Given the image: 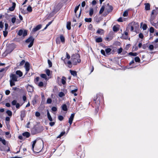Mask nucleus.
<instances>
[{
    "label": "nucleus",
    "mask_w": 158,
    "mask_h": 158,
    "mask_svg": "<svg viewBox=\"0 0 158 158\" xmlns=\"http://www.w3.org/2000/svg\"><path fill=\"white\" fill-rule=\"evenodd\" d=\"M85 20L86 22H90L92 21V19L91 18H86L85 19Z\"/></svg>",
    "instance_id": "36"
},
{
    "label": "nucleus",
    "mask_w": 158,
    "mask_h": 158,
    "mask_svg": "<svg viewBox=\"0 0 158 158\" xmlns=\"http://www.w3.org/2000/svg\"><path fill=\"white\" fill-rule=\"evenodd\" d=\"M139 37L141 39H143V35L142 33H140L139 34Z\"/></svg>",
    "instance_id": "59"
},
{
    "label": "nucleus",
    "mask_w": 158,
    "mask_h": 158,
    "mask_svg": "<svg viewBox=\"0 0 158 158\" xmlns=\"http://www.w3.org/2000/svg\"><path fill=\"white\" fill-rule=\"evenodd\" d=\"M36 140H35L32 142V149L33 151H34V148L35 145L36 143Z\"/></svg>",
    "instance_id": "30"
},
{
    "label": "nucleus",
    "mask_w": 158,
    "mask_h": 158,
    "mask_svg": "<svg viewBox=\"0 0 158 158\" xmlns=\"http://www.w3.org/2000/svg\"><path fill=\"white\" fill-rule=\"evenodd\" d=\"M61 107H62V109L63 110H64V111H66L67 110V106L65 104H64Z\"/></svg>",
    "instance_id": "26"
},
{
    "label": "nucleus",
    "mask_w": 158,
    "mask_h": 158,
    "mask_svg": "<svg viewBox=\"0 0 158 158\" xmlns=\"http://www.w3.org/2000/svg\"><path fill=\"white\" fill-rule=\"evenodd\" d=\"M16 74L18 75L19 77H21L23 75V73L20 70H18L16 72Z\"/></svg>",
    "instance_id": "20"
},
{
    "label": "nucleus",
    "mask_w": 158,
    "mask_h": 158,
    "mask_svg": "<svg viewBox=\"0 0 158 158\" xmlns=\"http://www.w3.org/2000/svg\"><path fill=\"white\" fill-rule=\"evenodd\" d=\"M10 93V91L9 90H7L5 91V94L6 95H9Z\"/></svg>",
    "instance_id": "61"
},
{
    "label": "nucleus",
    "mask_w": 158,
    "mask_h": 158,
    "mask_svg": "<svg viewBox=\"0 0 158 158\" xmlns=\"http://www.w3.org/2000/svg\"><path fill=\"white\" fill-rule=\"evenodd\" d=\"M52 102V99L50 98H48L47 101V103L48 104H50Z\"/></svg>",
    "instance_id": "45"
},
{
    "label": "nucleus",
    "mask_w": 158,
    "mask_h": 158,
    "mask_svg": "<svg viewBox=\"0 0 158 158\" xmlns=\"http://www.w3.org/2000/svg\"><path fill=\"white\" fill-rule=\"evenodd\" d=\"M128 14V10L125 11L123 14V16L124 17L127 16Z\"/></svg>",
    "instance_id": "38"
},
{
    "label": "nucleus",
    "mask_w": 158,
    "mask_h": 158,
    "mask_svg": "<svg viewBox=\"0 0 158 158\" xmlns=\"http://www.w3.org/2000/svg\"><path fill=\"white\" fill-rule=\"evenodd\" d=\"M94 13V10L93 8H90L89 10V15L92 16Z\"/></svg>",
    "instance_id": "25"
},
{
    "label": "nucleus",
    "mask_w": 158,
    "mask_h": 158,
    "mask_svg": "<svg viewBox=\"0 0 158 158\" xmlns=\"http://www.w3.org/2000/svg\"><path fill=\"white\" fill-rule=\"evenodd\" d=\"M60 39L61 42L63 43L64 42L65 39L64 37L62 35H61L60 36Z\"/></svg>",
    "instance_id": "32"
},
{
    "label": "nucleus",
    "mask_w": 158,
    "mask_h": 158,
    "mask_svg": "<svg viewBox=\"0 0 158 158\" xmlns=\"http://www.w3.org/2000/svg\"><path fill=\"white\" fill-rule=\"evenodd\" d=\"M16 18L15 17L12 18L11 19V22L13 23H14L16 21Z\"/></svg>",
    "instance_id": "50"
},
{
    "label": "nucleus",
    "mask_w": 158,
    "mask_h": 158,
    "mask_svg": "<svg viewBox=\"0 0 158 158\" xmlns=\"http://www.w3.org/2000/svg\"><path fill=\"white\" fill-rule=\"evenodd\" d=\"M149 31L150 33H153L154 32V28L152 27H151L149 30Z\"/></svg>",
    "instance_id": "46"
},
{
    "label": "nucleus",
    "mask_w": 158,
    "mask_h": 158,
    "mask_svg": "<svg viewBox=\"0 0 158 158\" xmlns=\"http://www.w3.org/2000/svg\"><path fill=\"white\" fill-rule=\"evenodd\" d=\"M129 54L131 56H135L137 55V53H136L130 52L129 53Z\"/></svg>",
    "instance_id": "35"
},
{
    "label": "nucleus",
    "mask_w": 158,
    "mask_h": 158,
    "mask_svg": "<svg viewBox=\"0 0 158 158\" xmlns=\"http://www.w3.org/2000/svg\"><path fill=\"white\" fill-rule=\"evenodd\" d=\"M10 84L11 86L15 85V82L17 81L18 77L15 74L12 73L10 76Z\"/></svg>",
    "instance_id": "2"
},
{
    "label": "nucleus",
    "mask_w": 158,
    "mask_h": 158,
    "mask_svg": "<svg viewBox=\"0 0 158 158\" xmlns=\"http://www.w3.org/2000/svg\"><path fill=\"white\" fill-rule=\"evenodd\" d=\"M85 1L81 3V6L82 7H84L85 5Z\"/></svg>",
    "instance_id": "63"
},
{
    "label": "nucleus",
    "mask_w": 158,
    "mask_h": 158,
    "mask_svg": "<svg viewBox=\"0 0 158 158\" xmlns=\"http://www.w3.org/2000/svg\"><path fill=\"white\" fill-rule=\"evenodd\" d=\"M64 94L62 92H60L59 94V97H62L63 96H64Z\"/></svg>",
    "instance_id": "52"
},
{
    "label": "nucleus",
    "mask_w": 158,
    "mask_h": 158,
    "mask_svg": "<svg viewBox=\"0 0 158 158\" xmlns=\"http://www.w3.org/2000/svg\"><path fill=\"white\" fill-rule=\"evenodd\" d=\"M17 101L16 100H14L12 101L11 104L13 105H16L17 103Z\"/></svg>",
    "instance_id": "51"
},
{
    "label": "nucleus",
    "mask_w": 158,
    "mask_h": 158,
    "mask_svg": "<svg viewBox=\"0 0 158 158\" xmlns=\"http://www.w3.org/2000/svg\"><path fill=\"white\" fill-rule=\"evenodd\" d=\"M58 118L59 120L62 121L63 119V117L62 116L59 115L58 116Z\"/></svg>",
    "instance_id": "54"
},
{
    "label": "nucleus",
    "mask_w": 158,
    "mask_h": 158,
    "mask_svg": "<svg viewBox=\"0 0 158 158\" xmlns=\"http://www.w3.org/2000/svg\"><path fill=\"white\" fill-rule=\"evenodd\" d=\"M113 30L114 31H117L118 30V27L116 26H114L113 27Z\"/></svg>",
    "instance_id": "28"
},
{
    "label": "nucleus",
    "mask_w": 158,
    "mask_h": 158,
    "mask_svg": "<svg viewBox=\"0 0 158 158\" xmlns=\"http://www.w3.org/2000/svg\"><path fill=\"white\" fill-rule=\"evenodd\" d=\"M34 39L32 36H30L26 40V42L27 43H30L28 45L29 48L31 47L33 45Z\"/></svg>",
    "instance_id": "3"
},
{
    "label": "nucleus",
    "mask_w": 158,
    "mask_h": 158,
    "mask_svg": "<svg viewBox=\"0 0 158 158\" xmlns=\"http://www.w3.org/2000/svg\"><path fill=\"white\" fill-rule=\"evenodd\" d=\"M157 14V13L156 12V11L155 10H152L151 14V16L150 19V21L151 23L152 24L153 22V20L155 18V16H153V15H156Z\"/></svg>",
    "instance_id": "6"
},
{
    "label": "nucleus",
    "mask_w": 158,
    "mask_h": 158,
    "mask_svg": "<svg viewBox=\"0 0 158 158\" xmlns=\"http://www.w3.org/2000/svg\"><path fill=\"white\" fill-rule=\"evenodd\" d=\"M101 53L103 55L105 56V53L104 50L103 49H102L101 51Z\"/></svg>",
    "instance_id": "62"
},
{
    "label": "nucleus",
    "mask_w": 158,
    "mask_h": 158,
    "mask_svg": "<svg viewBox=\"0 0 158 158\" xmlns=\"http://www.w3.org/2000/svg\"><path fill=\"white\" fill-rule=\"evenodd\" d=\"M95 41L97 43H99L102 42V40L101 37H98L96 39Z\"/></svg>",
    "instance_id": "24"
},
{
    "label": "nucleus",
    "mask_w": 158,
    "mask_h": 158,
    "mask_svg": "<svg viewBox=\"0 0 158 158\" xmlns=\"http://www.w3.org/2000/svg\"><path fill=\"white\" fill-rule=\"evenodd\" d=\"M23 135L24 136H25L27 138H28L30 136V134L28 132H25L23 133Z\"/></svg>",
    "instance_id": "19"
},
{
    "label": "nucleus",
    "mask_w": 158,
    "mask_h": 158,
    "mask_svg": "<svg viewBox=\"0 0 158 158\" xmlns=\"http://www.w3.org/2000/svg\"><path fill=\"white\" fill-rule=\"evenodd\" d=\"M40 76L41 77L44 78L45 79H47V76L45 74H42L40 75Z\"/></svg>",
    "instance_id": "41"
},
{
    "label": "nucleus",
    "mask_w": 158,
    "mask_h": 158,
    "mask_svg": "<svg viewBox=\"0 0 158 158\" xmlns=\"http://www.w3.org/2000/svg\"><path fill=\"white\" fill-rule=\"evenodd\" d=\"M80 6V5H79V6H76L75 9V10H74V12H75V13H76V12L78 10V9L79 8V6Z\"/></svg>",
    "instance_id": "56"
},
{
    "label": "nucleus",
    "mask_w": 158,
    "mask_h": 158,
    "mask_svg": "<svg viewBox=\"0 0 158 158\" xmlns=\"http://www.w3.org/2000/svg\"><path fill=\"white\" fill-rule=\"evenodd\" d=\"M97 33L100 35L103 34V30L101 29H99L97 31Z\"/></svg>",
    "instance_id": "22"
},
{
    "label": "nucleus",
    "mask_w": 158,
    "mask_h": 158,
    "mask_svg": "<svg viewBox=\"0 0 158 158\" xmlns=\"http://www.w3.org/2000/svg\"><path fill=\"white\" fill-rule=\"evenodd\" d=\"M20 117L22 119V120H23V118H24L26 115V111L25 110L22 111L21 112Z\"/></svg>",
    "instance_id": "12"
},
{
    "label": "nucleus",
    "mask_w": 158,
    "mask_h": 158,
    "mask_svg": "<svg viewBox=\"0 0 158 158\" xmlns=\"http://www.w3.org/2000/svg\"><path fill=\"white\" fill-rule=\"evenodd\" d=\"M27 34V31L26 30H25L23 31V36L24 37L26 36Z\"/></svg>",
    "instance_id": "53"
},
{
    "label": "nucleus",
    "mask_w": 158,
    "mask_h": 158,
    "mask_svg": "<svg viewBox=\"0 0 158 158\" xmlns=\"http://www.w3.org/2000/svg\"><path fill=\"white\" fill-rule=\"evenodd\" d=\"M46 72L48 76H49L50 75V71L48 69L46 70Z\"/></svg>",
    "instance_id": "44"
},
{
    "label": "nucleus",
    "mask_w": 158,
    "mask_h": 158,
    "mask_svg": "<svg viewBox=\"0 0 158 158\" xmlns=\"http://www.w3.org/2000/svg\"><path fill=\"white\" fill-rule=\"evenodd\" d=\"M80 56L78 54H73L71 56V61H70V65L72 63L74 65L77 64V63H80L81 62V60L80 59Z\"/></svg>",
    "instance_id": "1"
},
{
    "label": "nucleus",
    "mask_w": 158,
    "mask_h": 158,
    "mask_svg": "<svg viewBox=\"0 0 158 158\" xmlns=\"http://www.w3.org/2000/svg\"><path fill=\"white\" fill-rule=\"evenodd\" d=\"M70 89L71 90V93L74 94V96H76L77 95V94L76 93L77 91V88L73 86H70Z\"/></svg>",
    "instance_id": "4"
},
{
    "label": "nucleus",
    "mask_w": 158,
    "mask_h": 158,
    "mask_svg": "<svg viewBox=\"0 0 158 158\" xmlns=\"http://www.w3.org/2000/svg\"><path fill=\"white\" fill-rule=\"evenodd\" d=\"M23 31L22 30H20L19 31L18 33V34L20 36H21L22 35H23Z\"/></svg>",
    "instance_id": "39"
},
{
    "label": "nucleus",
    "mask_w": 158,
    "mask_h": 158,
    "mask_svg": "<svg viewBox=\"0 0 158 158\" xmlns=\"http://www.w3.org/2000/svg\"><path fill=\"white\" fill-rule=\"evenodd\" d=\"M27 10L28 11L31 12L32 10L31 7V6H28L27 8Z\"/></svg>",
    "instance_id": "43"
},
{
    "label": "nucleus",
    "mask_w": 158,
    "mask_h": 158,
    "mask_svg": "<svg viewBox=\"0 0 158 158\" xmlns=\"http://www.w3.org/2000/svg\"><path fill=\"white\" fill-rule=\"evenodd\" d=\"M6 113L9 116H11L12 115V112L10 110H7Z\"/></svg>",
    "instance_id": "34"
},
{
    "label": "nucleus",
    "mask_w": 158,
    "mask_h": 158,
    "mask_svg": "<svg viewBox=\"0 0 158 158\" xmlns=\"http://www.w3.org/2000/svg\"><path fill=\"white\" fill-rule=\"evenodd\" d=\"M55 123L54 122H51L49 123L50 125L52 127L54 126L55 124Z\"/></svg>",
    "instance_id": "64"
},
{
    "label": "nucleus",
    "mask_w": 158,
    "mask_h": 158,
    "mask_svg": "<svg viewBox=\"0 0 158 158\" xmlns=\"http://www.w3.org/2000/svg\"><path fill=\"white\" fill-rule=\"evenodd\" d=\"M3 35H4V36L5 37L7 36V35L8 32L6 30L5 31H3Z\"/></svg>",
    "instance_id": "49"
},
{
    "label": "nucleus",
    "mask_w": 158,
    "mask_h": 158,
    "mask_svg": "<svg viewBox=\"0 0 158 158\" xmlns=\"http://www.w3.org/2000/svg\"><path fill=\"white\" fill-rule=\"evenodd\" d=\"M65 134L64 131H63L61 132V133L57 137L58 138H60L61 136H63Z\"/></svg>",
    "instance_id": "33"
},
{
    "label": "nucleus",
    "mask_w": 158,
    "mask_h": 158,
    "mask_svg": "<svg viewBox=\"0 0 158 158\" xmlns=\"http://www.w3.org/2000/svg\"><path fill=\"white\" fill-rule=\"evenodd\" d=\"M122 50H123V49L121 48L118 49V54L121 53L122 52Z\"/></svg>",
    "instance_id": "55"
},
{
    "label": "nucleus",
    "mask_w": 158,
    "mask_h": 158,
    "mask_svg": "<svg viewBox=\"0 0 158 158\" xmlns=\"http://www.w3.org/2000/svg\"><path fill=\"white\" fill-rule=\"evenodd\" d=\"M25 63V60H22L21 62H20V66H22V65H23Z\"/></svg>",
    "instance_id": "57"
},
{
    "label": "nucleus",
    "mask_w": 158,
    "mask_h": 158,
    "mask_svg": "<svg viewBox=\"0 0 158 158\" xmlns=\"http://www.w3.org/2000/svg\"><path fill=\"white\" fill-rule=\"evenodd\" d=\"M35 115L36 117H38L40 116V114L38 112H36L35 114Z\"/></svg>",
    "instance_id": "60"
},
{
    "label": "nucleus",
    "mask_w": 158,
    "mask_h": 158,
    "mask_svg": "<svg viewBox=\"0 0 158 158\" xmlns=\"http://www.w3.org/2000/svg\"><path fill=\"white\" fill-rule=\"evenodd\" d=\"M158 47V43L156 44V45H154V46L153 45L151 44L149 46V48L151 50H152L154 49V47L155 48H156Z\"/></svg>",
    "instance_id": "9"
},
{
    "label": "nucleus",
    "mask_w": 158,
    "mask_h": 158,
    "mask_svg": "<svg viewBox=\"0 0 158 158\" xmlns=\"http://www.w3.org/2000/svg\"><path fill=\"white\" fill-rule=\"evenodd\" d=\"M130 27L131 31H133L134 28V26L133 25V24H130L128 26V28H129Z\"/></svg>",
    "instance_id": "27"
},
{
    "label": "nucleus",
    "mask_w": 158,
    "mask_h": 158,
    "mask_svg": "<svg viewBox=\"0 0 158 158\" xmlns=\"http://www.w3.org/2000/svg\"><path fill=\"white\" fill-rule=\"evenodd\" d=\"M75 115V113L72 114L70 117V125L72 123L73 121Z\"/></svg>",
    "instance_id": "11"
},
{
    "label": "nucleus",
    "mask_w": 158,
    "mask_h": 158,
    "mask_svg": "<svg viewBox=\"0 0 158 158\" xmlns=\"http://www.w3.org/2000/svg\"><path fill=\"white\" fill-rule=\"evenodd\" d=\"M52 110L53 111H56L57 110V108L55 107H53L52 109Z\"/></svg>",
    "instance_id": "58"
},
{
    "label": "nucleus",
    "mask_w": 158,
    "mask_h": 158,
    "mask_svg": "<svg viewBox=\"0 0 158 158\" xmlns=\"http://www.w3.org/2000/svg\"><path fill=\"white\" fill-rule=\"evenodd\" d=\"M48 64L49 67H51L52 66V63L51 61L49 60H48Z\"/></svg>",
    "instance_id": "42"
},
{
    "label": "nucleus",
    "mask_w": 158,
    "mask_h": 158,
    "mask_svg": "<svg viewBox=\"0 0 158 158\" xmlns=\"http://www.w3.org/2000/svg\"><path fill=\"white\" fill-rule=\"evenodd\" d=\"M24 67L26 71V73H27L30 69V64L28 62L25 63Z\"/></svg>",
    "instance_id": "8"
},
{
    "label": "nucleus",
    "mask_w": 158,
    "mask_h": 158,
    "mask_svg": "<svg viewBox=\"0 0 158 158\" xmlns=\"http://www.w3.org/2000/svg\"><path fill=\"white\" fill-rule=\"evenodd\" d=\"M147 26L146 24H144L143 26H142V28L143 30H146L147 29Z\"/></svg>",
    "instance_id": "48"
},
{
    "label": "nucleus",
    "mask_w": 158,
    "mask_h": 158,
    "mask_svg": "<svg viewBox=\"0 0 158 158\" xmlns=\"http://www.w3.org/2000/svg\"><path fill=\"white\" fill-rule=\"evenodd\" d=\"M132 24H133V25L134 27H135V28H137L139 27V25L138 23L133 22L132 23Z\"/></svg>",
    "instance_id": "23"
},
{
    "label": "nucleus",
    "mask_w": 158,
    "mask_h": 158,
    "mask_svg": "<svg viewBox=\"0 0 158 158\" xmlns=\"http://www.w3.org/2000/svg\"><path fill=\"white\" fill-rule=\"evenodd\" d=\"M47 114L48 118L50 122H52V119L48 110H47Z\"/></svg>",
    "instance_id": "14"
},
{
    "label": "nucleus",
    "mask_w": 158,
    "mask_h": 158,
    "mask_svg": "<svg viewBox=\"0 0 158 158\" xmlns=\"http://www.w3.org/2000/svg\"><path fill=\"white\" fill-rule=\"evenodd\" d=\"M145 9L146 10H150V5L149 3H145Z\"/></svg>",
    "instance_id": "15"
},
{
    "label": "nucleus",
    "mask_w": 158,
    "mask_h": 158,
    "mask_svg": "<svg viewBox=\"0 0 158 158\" xmlns=\"http://www.w3.org/2000/svg\"><path fill=\"white\" fill-rule=\"evenodd\" d=\"M61 80V82L63 85H64L66 82V79L64 77H63L61 79L59 77H58L57 78V81L59 85H60L61 83L59 82L60 80Z\"/></svg>",
    "instance_id": "7"
},
{
    "label": "nucleus",
    "mask_w": 158,
    "mask_h": 158,
    "mask_svg": "<svg viewBox=\"0 0 158 158\" xmlns=\"http://www.w3.org/2000/svg\"><path fill=\"white\" fill-rule=\"evenodd\" d=\"M0 141L2 142L3 144L4 145H6V140L4 139L2 137H0Z\"/></svg>",
    "instance_id": "21"
},
{
    "label": "nucleus",
    "mask_w": 158,
    "mask_h": 158,
    "mask_svg": "<svg viewBox=\"0 0 158 158\" xmlns=\"http://www.w3.org/2000/svg\"><path fill=\"white\" fill-rule=\"evenodd\" d=\"M105 9V7L104 6H102L101 8L100 11H99V14H102L103 11H104Z\"/></svg>",
    "instance_id": "31"
},
{
    "label": "nucleus",
    "mask_w": 158,
    "mask_h": 158,
    "mask_svg": "<svg viewBox=\"0 0 158 158\" xmlns=\"http://www.w3.org/2000/svg\"><path fill=\"white\" fill-rule=\"evenodd\" d=\"M41 27V25H39L37 26L36 27L34 28L33 30L32 31L34 32H35L37 31L40 29Z\"/></svg>",
    "instance_id": "10"
},
{
    "label": "nucleus",
    "mask_w": 158,
    "mask_h": 158,
    "mask_svg": "<svg viewBox=\"0 0 158 158\" xmlns=\"http://www.w3.org/2000/svg\"><path fill=\"white\" fill-rule=\"evenodd\" d=\"M38 86L40 87H41L44 86V83L43 82L40 81L39 82L37 83L36 84Z\"/></svg>",
    "instance_id": "29"
},
{
    "label": "nucleus",
    "mask_w": 158,
    "mask_h": 158,
    "mask_svg": "<svg viewBox=\"0 0 158 158\" xmlns=\"http://www.w3.org/2000/svg\"><path fill=\"white\" fill-rule=\"evenodd\" d=\"M15 6H16V4H15V3L13 2L12 6L11 7H10V8H9V10H10V11H13L15 9Z\"/></svg>",
    "instance_id": "13"
},
{
    "label": "nucleus",
    "mask_w": 158,
    "mask_h": 158,
    "mask_svg": "<svg viewBox=\"0 0 158 158\" xmlns=\"http://www.w3.org/2000/svg\"><path fill=\"white\" fill-rule=\"evenodd\" d=\"M63 57H62L61 59L64 60L65 64L69 67V56L68 53H66V58L63 59Z\"/></svg>",
    "instance_id": "5"
},
{
    "label": "nucleus",
    "mask_w": 158,
    "mask_h": 158,
    "mask_svg": "<svg viewBox=\"0 0 158 158\" xmlns=\"http://www.w3.org/2000/svg\"><path fill=\"white\" fill-rule=\"evenodd\" d=\"M135 60L136 62H139L140 61V59L138 57H136L135 58Z\"/></svg>",
    "instance_id": "40"
},
{
    "label": "nucleus",
    "mask_w": 158,
    "mask_h": 158,
    "mask_svg": "<svg viewBox=\"0 0 158 158\" xmlns=\"http://www.w3.org/2000/svg\"><path fill=\"white\" fill-rule=\"evenodd\" d=\"M7 67H6L4 68H3L0 70V72H6L7 70Z\"/></svg>",
    "instance_id": "47"
},
{
    "label": "nucleus",
    "mask_w": 158,
    "mask_h": 158,
    "mask_svg": "<svg viewBox=\"0 0 158 158\" xmlns=\"http://www.w3.org/2000/svg\"><path fill=\"white\" fill-rule=\"evenodd\" d=\"M70 73L74 77L76 76H77V72L75 71L70 70Z\"/></svg>",
    "instance_id": "17"
},
{
    "label": "nucleus",
    "mask_w": 158,
    "mask_h": 158,
    "mask_svg": "<svg viewBox=\"0 0 158 158\" xmlns=\"http://www.w3.org/2000/svg\"><path fill=\"white\" fill-rule=\"evenodd\" d=\"M27 89L28 91L30 92H32L33 90V88L31 85L28 86L27 87Z\"/></svg>",
    "instance_id": "16"
},
{
    "label": "nucleus",
    "mask_w": 158,
    "mask_h": 158,
    "mask_svg": "<svg viewBox=\"0 0 158 158\" xmlns=\"http://www.w3.org/2000/svg\"><path fill=\"white\" fill-rule=\"evenodd\" d=\"M111 49L110 48H107L105 49V52H106V54H108L111 52Z\"/></svg>",
    "instance_id": "37"
},
{
    "label": "nucleus",
    "mask_w": 158,
    "mask_h": 158,
    "mask_svg": "<svg viewBox=\"0 0 158 158\" xmlns=\"http://www.w3.org/2000/svg\"><path fill=\"white\" fill-rule=\"evenodd\" d=\"M107 9V13H108L111 12L113 9V7L111 6H108Z\"/></svg>",
    "instance_id": "18"
}]
</instances>
